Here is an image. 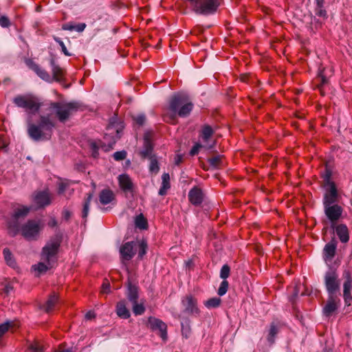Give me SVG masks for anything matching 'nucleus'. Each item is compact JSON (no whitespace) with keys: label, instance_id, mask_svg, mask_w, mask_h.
Wrapping results in <instances>:
<instances>
[{"label":"nucleus","instance_id":"cd10ccee","mask_svg":"<svg viewBox=\"0 0 352 352\" xmlns=\"http://www.w3.org/2000/svg\"><path fill=\"white\" fill-rule=\"evenodd\" d=\"M162 186L159 190V195L163 196L170 188V176L168 173H164L162 176Z\"/></svg>","mask_w":352,"mask_h":352},{"label":"nucleus","instance_id":"0eeeda50","mask_svg":"<svg viewBox=\"0 0 352 352\" xmlns=\"http://www.w3.org/2000/svg\"><path fill=\"white\" fill-rule=\"evenodd\" d=\"M78 107L76 102H52L50 109L55 113L60 122H65L73 112L78 110Z\"/></svg>","mask_w":352,"mask_h":352},{"label":"nucleus","instance_id":"a211bd4d","mask_svg":"<svg viewBox=\"0 0 352 352\" xmlns=\"http://www.w3.org/2000/svg\"><path fill=\"white\" fill-rule=\"evenodd\" d=\"M59 296L56 293H52L41 308L43 309L46 313H50L54 309L56 305L58 303Z\"/></svg>","mask_w":352,"mask_h":352},{"label":"nucleus","instance_id":"bf43d9fd","mask_svg":"<svg viewBox=\"0 0 352 352\" xmlns=\"http://www.w3.org/2000/svg\"><path fill=\"white\" fill-rule=\"evenodd\" d=\"M63 29L65 30L72 31L74 30V25L70 23H66L63 25Z\"/></svg>","mask_w":352,"mask_h":352},{"label":"nucleus","instance_id":"20e7f679","mask_svg":"<svg viewBox=\"0 0 352 352\" xmlns=\"http://www.w3.org/2000/svg\"><path fill=\"white\" fill-rule=\"evenodd\" d=\"M38 206L34 208L32 206H20L14 210L12 217V221L8 223V231L10 235L15 236L20 230V226L18 220L25 218L31 210H36L40 208H44L51 204L50 199H38Z\"/></svg>","mask_w":352,"mask_h":352},{"label":"nucleus","instance_id":"ddd939ff","mask_svg":"<svg viewBox=\"0 0 352 352\" xmlns=\"http://www.w3.org/2000/svg\"><path fill=\"white\" fill-rule=\"evenodd\" d=\"M148 325L152 331L158 330L160 337L164 340L167 339V326L162 320L154 317H149Z\"/></svg>","mask_w":352,"mask_h":352},{"label":"nucleus","instance_id":"473e14b6","mask_svg":"<svg viewBox=\"0 0 352 352\" xmlns=\"http://www.w3.org/2000/svg\"><path fill=\"white\" fill-rule=\"evenodd\" d=\"M28 349L30 352H43L45 347L41 342L34 340L29 344Z\"/></svg>","mask_w":352,"mask_h":352},{"label":"nucleus","instance_id":"13d9d810","mask_svg":"<svg viewBox=\"0 0 352 352\" xmlns=\"http://www.w3.org/2000/svg\"><path fill=\"white\" fill-rule=\"evenodd\" d=\"M63 217L66 220V221H68L71 216H72V213L68 210H64L63 211Z\"/></svg>","mask_w":352,"mask_h":352},{"label":"nucleus","instance_id":"1a4fd4ad","mask_svg":"<svg viewBox=\"0 0 352 352\" xmlns=\"http://www.w3.org/2000/svg\"><path fill=\"white\" fill-rule=\"evenodd\" d=\"M41 229V227L38 221L29 220L21 227V234L26 239L31 240L35 239Z\"/></svg>","mask_w":352,"mask_h":352},{"label":"nucleus","instance_id":"f03ea898","mask_svg":"<svg viewBox=\"0 0 352 352\" xmlns=\"http://www.w3.org/2000/svg\"><path fill=\"white\" fill-rule=\"evenodd\" d=\"M55 124L49 116H41L38 124H34L28 120V132L30 137L36 140H50Z\"/></svg>","mask_w":352,"mask_h":352},{"label":"nucleus","instance_id":"2eb2a0df","mask_svg":"<svg viewBox=\"0 0 352 352\" xmlns=\"http://www.w3.org/2000/svg\"><path fill=\"white\" fill-rule=\"evenodd\" d=\"M153 144L151 142L149 133H146L144 138V146L142 150L140 151V155L142 158H150L151 157L155 156L153 155Z\"/></svg>","mask_w":352,"mask_h":352},{"label":"nucleus","instance_id":"423d86ee","mask_svg":"<svg viewBox=\"0 0 352 352\" xmlns=\"http://www.w3.org/2000/svg\"><path fill=\"white\" fill-rule=\"evenodd\" d=\"M13 102L17 107L25 109L32 113L37 112L42 105L40 100L32 94L17 96Z\"/></svg>","mask_w":352,"mask_h":352},{"label":"nucleus","instance_id":"4d7b16f0","mask_svg":"<svg viewBox=\"0 0 352 352\" xmlns=\"http://www.w3.org/2000/svg\"><path fill=\"white\" fill-rule=\"evenodd\" d=\"M107 130L109 131V135H113L115 132L116 138H119V131L118 129H114L113 126H109Z\"/></svg>","mask_w":352,"mask_h":352},{"label":"nucleus","instance_id":"58836bf2","mask_svg":"<svg viewBox=\"0 0 352 352\" xmlns=\"http://www.w3.org/2000/svg\"><path fill=\"white\" fill-rule=\"evenodd\" d=\"M133 304V311L135 315H142L145 311V307L143 303H138V301L135 302H132Z\"/></svg>","mask_w":352,"mask_h":352},{"label":"nucleus","instance_id":"f704fd0d","mask_svg":"<svg viewBox=\"0 0 352 352\" xmlns=\"http://www.w3.org/2000/svg\"><path fill=\"white\" fill-rule=\"evenodd\" d=\"M221 300L218 297L211 298L204 302V305L208 309L217 308L221 305Z\"/></svg>","mask_w":352,"mask_h":352},{"label":"nucleus","instance_id":"603ef678","mask_svg":"<svg viewBox=\"0 0 352 352\" xmlns=\"http://www.w3.org/2000/svg\"><path fill=\"white\" fill-rule=\"evenodd\" d=\"M10 25L9 19L7 16H2L0 17V25L3 28H8Z\"/></svg>","mask_w":352,"mask_h":352},{"label":"nucleus","instance_id":"680f3d73","mask_svg":"<svg viewBox=\"0 0 352 352\" xmlns=\"http://www.w3.org/2000/svg\"><path fill=\"white\" fill-rule=\"evenodd\" d=\"M190 203L196 206H200L202 202V199H189Z\"/></svg>","mask_w":352,"mask_h":352},{"label":"nucleus","instance_id":"393cba45","mask_svg":"<svg viewBox=\"0 0 352 352\" xmlns=\"http://www.w3.org/2000/svg\"><path fill=\"white\" fill-rule=\"evenodd\" d=\"M118 181L120 188L124 190H131L133 187V183L129 175L126 174L118 177Z\"/></svg>","mask_w":352,"mask_h":352},{"label":"nucleus","instance_id":"8fccbe9b","mask_svg":"<svg viewBox=\"0 0 352 352\" xmlns=\"http://www.w3.org/2000/svg\"><path fill=\"white\" fill-rule=\"evenodd\" d=\"M133 120L138 124L142 125L145 122L146 118H145L144 115L139 114V115H137L136 116H134Z\"/></svg>","mask_w":352,"mask_h":352},{"label":"nucleus","instance_id":"69168bd1","mask_svg":"<svg viewBox=\"0 0 352 352\" xmlns=\"http://www.w3.org/2000/svg\"><path fill=\"white\" fill-rule=\"evenodd\" d=\"M182 160V156L181 155H177L175 157V164L176 165H179Z\"/></svg>","mask_w":352,"mask_h":352},{"label":"nucleus","instance_id":"b1692460","mask_svg":"<svg viewBox=\"0 0 352 352\" xmlns=\"http://www.w3.org/2000/svg\"><path fill=\"white\" fill-rule=\"evenodd\" d=\"M72 182L67 179L59 178L57 181L59 195H65V192L70 190Z\"/></svg>","mask_w":352,"mask_h":352},{"label":"nucleus","instance_id":"bb28decb","mask_svg":"<svg viewBox=\"0 0 352 352\" xmlns=\"http://www.w3.org/2000/svg\"><path fill=\"white\" fill-rule=\"evenodd\" d=\"M127 298L131 302H135L138 298V287L131 283L128 285V289L126 293Z\"/></svg>","mask_w":352,"mask_h":352},{"label":"nucleus","instance_id":"6e6552de","mask_svg":"<svg viewBox=\"0 0 352 352\" xmlns=\"http://www.w3.org/2000/svg\"><path fill=\"white\" fill-rule=\"evenodd\" d=\"M91 201H94L96 206L102 211H106L116 205V199H87L83 205L82 212V217L85 219L88 215L89 206L91 204Z\"/></svg>","mask_w":352,"mask_h":352},{"label":"nucleus","instance_id":"c9c22d12","mask_svg":"<svg viewBox=\"0 0 352 352\" xmlns=\"http://www.w3.org/2000/svg\"><path fill=\"white\" fill-rule=\"evenodd\" d=\"M212 147H213V144L196 143L192 148L190 153L191 155H195L199 153V151L201 148H205L206 149H210Z\"/></svg>","mask_w":352,"mask_h":352},{"label":"nucleus","instance_id":"412c9836","mask_svg":"<svg viewBox=\"0 0 352 352\" xmlns=\"http://www.w3.org/2000/svg\"><path fill=\"white\" fill-rule=\"evenodd\" d=\"M50 63L53 74V77L52 78V81L54 80L58 82L62 81L64 78L65 70L60 67L58 65H56L54 59H51Z\"/></svg>","mask_w":352,"mask_h":352},{"label":"nucleus","instance_id":"9d476101","mask_svg":"<svg viewBox=\"0 0 352 352\" xmlns=\"http://www.w3.org/2000/svg\"><path fill=\"white\" fill-rule=\"evenodd\" d=\"M324 283L328 293L333 296L340 289L338 274L333 270L327 272L324 276Z\"/></svg>","mask_w":352,"mask_h":352},{"label":"nucleus","instance_id":"5fc2aeb1","mask_svg":"<svg viewBox=\"0 0 352 352\" xmlns=\"http://www.w3.org/2000/svg\"><path fill=\"white\" fill-rule=\"evenodd\" d=\"M50 193L48 192V190H43V191H41V192H39L36 196L34 198H41V199H43V198H50Z\"/></svg>","mask_w":352,"mask_h":352},{"label":"nucleus","instance_id":"f3484780","mask_svg":"<svg viewBox=\"0 0 352 352\" xmlns=\"http://www.w3.org/2000/svg\"><path fill=\"white\" fill-rule=\"evenodd\" d=\"M339 302V299H337L332 295H330L327 302L323 309V312L325 316H330L338 309Z\"/></svg>","mask_w":352,"mask_h":352},{"label":"nucleus","instance_id":"4c0bfd02","mask_svg":"<svg viewBox=\"0 0 352 352\" xmlns=\"http://www.w3.org/2000/svg\"><path fill=\"white\" fill-rule=\"evenodd\" d=\"M3 256L6 263L10 267H14L16 265L14 260L12 258V253L8 248L3 250Z\"/></svg>","mask_w":352,"mask_h":352},{"label":"nucleus","instance_id":"79ce46f5","mask_svg":"<svg viewBox=\"0 0 352 352\" xmlns=\"http://www.w3.org/2000/svg\"><path fill=\"white\" fill-rule=\"evenodd\" d=\"M138 257L140 258H142L144 255L146 253L147 250V244L144 241H141L140 243H138Z\"/></svg>","mask_w":352,"mask_h":352},{"label":"nucleus","instance_id":"7c9ffc66","mask_svg":"<svg viewBox=\"0 0 352 352\" xmlns=\"http://www.w3.org/2000/svg\"><path fill=\"white\" fill-rule=\"evenodd\" d=\"M135 226L140 230H146L148 227L147 219L140 213L135 218Z\"/></svg>","mask_w":352,"mask_h":352},{"label":"nucleus","instance_id":"f8f14e48","mask_svg":"<svg viewBox=\"0 0 352 352\" xmlns=\"http://www.w3.org/2000/svg\"><path fill=\"white\" fill-rule=\"evenodd\" d=\"M325 214L331 222L337 221L342 215V208L337 204L331 205L329 199H326L324 203Z\"/></svg>","mask_w":352,"mask_h":352},{"label":"nucleus","instance_id":"e433bc0d","mask_svg":"<svg viewBox=\"0 0 352 352\" xmlns=\"http://www.w3.org/2000/svg\"><path fill=\"white\" fill-rule=\"evenodd\" d=\"M203 190L197 186L192 188L188 194V198H202L204 196Z\"/></svg>","mask_w":352,"mask_h":352},{"label":"nucleus","instance_id":"864d4df0","mask_svg":"<svg viewBox=\"0 0 352 352\" xmlns=\"http://www.w3.org/2000/svg\"><path fill=\"white\" fill-rule=\"evenodd\" d=\"M111 196H112V193H111V192L109 190H103L101 192L99 198H101V199H103V198H111Z\"/></svg>","mask_w":352,"mask_h":352},{"label":"nucleus","instance_id":"3c124183","mask_svg":"<svg viewBox=\"0 0 352 352\" xmlns=\"http://www.w3.org/2000/svg\"><path fill=\"white\" fill-rule=\"evenodd\" d=\"M319 78L320 79V84L318 85V89L321 90V87L327 82V78L324 75V72L320 71L319 73Z\"/></svg>","mask_w":352,"mask_h":352},{"label":"nucleus","instance_id":"aec40b11","mask_svg":"<svg viewBox=\"0 0 352 352\" xmlns=\"http://www.w3.org/2000/svg\"><path fill=\"white\" fill-rule=\"evenodd\" d=\"M116 311L117 315L123 319H127L131 316L130 311L126 307V301L124 300H122L117 303Z\"/></svg>","mask_w":352,"mask_h":352},{"label":"nucleus","instance_id":"a878e982","mask_svg":"<svg viewBox=\"0 0 352 352\" xmlns=\"http://www.w3.org/2000/svg\"><path fill=\"white\" fill-rule=\"evenodd\" d=\"M19 327V322L14 320L6 321V322L0 324V338L3 337L10 329L17 328Z\"/></svg>","mask_w":352,"mask_h":352},{"label":"nucleus","instance_id":"052dcab7","mask_svg":"<svg viewBox=\"0 0 352 352\" xmlns=\"http://www.w3.org/2000/svg\"><path fill=\"white\" fill-rule=\"evenodd\" d=\"M317 15L320 16H326V11L322 9V8H319L316 12Z\"/></svg>","mask_w":352,"mask_h":352},{"label":"nucleus","instance_id":"72a5a7b5","mask_svg":"<svg viewBox=\"0 0 352 352\" xmlns=\"http://www.w3.org/2000/svg\"><path fill=\"white\" fill-rule=\"evenodd\" d=\"M149 160H150L149 172L151 174H154V175L157 174L160 170V166H159L157 157L156 156L151 157L149 158Z\"/></svg>","mask_w":352,"mask_h":352},{"label":"nucleus","instance_id":"6e6d98bb","mask_svg":"<svg viewBox=\"0 0 352 352\" xmlns=\"http://www.w3.org/2000/svg\"><path fill=\"white\" fill-rule=\"evenodd\" d=\"M85 28H86L85 23H78V24L74 25V30H76L78 32H81L85 30Z\"/></svg>","mask_w":352,"mask_h":352},{"label":"nucleus","instance_id":"c756f323","mask_svg":"<svg viewBox=\"0 0 352 352\" xmlns=\"http://www.w3.org/2000/svg\"><path fill=\"white\" fill-rule=\"evenodd\" d=\"M278 327H277V325L274 322L271 323L270 326L268 335L267 337V340L268 342L270 343V344L272 345L274 343L275 337L278 334Z\"/></svg>","mask_w":352,"mask_h":352},{"label":"nucleus","instance_id":"a19ab883","mask_svg":"<svg viewBox=\"0 0 352 352\" xmlns=\"http://www.w3.org/2000/svg\"><path fill=\"white\" fill-rule=\"evenodd\" d=\"M228 287H229L228 282L226 280H223L221 283V285L218 289V292H217L218 294L221 296L226 294L228 289Z\"/></svg>","mask_w":352,"mask_h":352},{"label":"nucleus","instance_id":"de8ad7c7","mask_svg":"<svg viewBox=\"0 0 352 352\" xmlns=\"http://www.w3.org/2000/svg\"><path fill=\"white\" fill-rule=\"evenodd\" d=\"M110 292V284L107 280H105L101 287L100 292L102 294H108Z\"/></svg>","mask_w":352,"mask_h":352},{"label":"nucleus","instance_id":"e2e57ef3","mask_svg":"<svg viewBox=\"0 0 352 352\" xmlns=\"http://www.w3.org/2000/svg\"><path fill=\"white\" fill-rule=\"evenodd\" d=\"M48 226L52 228L56 227L57 226L56 220L54 218H52L48 222Z\"/></svg>","mask_w":352,"mask_h":352},{"label":"nucleus","instance_id":"c03bdc74","mask_svg":"<svg viewBox=\"0 0 352 352\" xmlns=\"http://www.w3.org/2000/svg\"><path fill=\"white\" fill-rule=\"evenodd\" d=\"M230 268L228 265H224L221 269L220 277L226 280L230 275Z\"/></svg>","mask_w":352,"mask_h":352},{"label":"nucleus","instance_id":"5701e85b","mask_svg":"<svg viewBox=\"0 0 352 352\" xmlns=\"http://www.w3.org/2000/svg\"><path fill=\"white\" fill-rule=\"evenodd\" d=\"M336 232L340 240L342 243L348 242L349 239V230L346 226L340 224L336 228Z\"/></svg>","mask_w":352,"mask_h":352},{"label":"nucleus","instance_id":"0e129e2a","mask_svg":"<svg viewBox=\"0 0 352 352\" xmlns=\"http://www.w3.org/2000/svg\"><path fill=\"white\" fill-rule=\"evenodd\" d=\"M85 318L88 320H91L94 318H95V314L94 311H88L86 315H85Z\"/></svg>","mask_w":352,"mask_h":352},{"label":"nucleus","instance_id":"09e8293b","mask_svg":"<svg viewBox=\"0 0 352 352\" xmlns=\"http://www.w3.org/2000/svg\"><path fill=\"white\" fill-rule=\"evenodd\" d=\"M343 297L345 304L347 306H350L352 304V296L351 292H343Z\"/></svg>","mask_w":352,"mask_h":352},{"label":"nucleus","instance_id":"39448f33","mask_svg":"<svg viewBox=\"0 0 352 352\" xmlns=\"http://www.w3.org/2000/svg\"><path fill=\"white\" fill-rule=\"evenodd\" d=\"M192 10L199 14H213L219 6V0H187Z\"/></svg>","mask_w":352,"mask_h":352},{"label":"nucleus","instance_id":"9b49d317","mask_svg":"<svg viewBox=\"0 0 352 352\" xmlns=\"http://www.w3.org/2000/svg\"><path fill=\"white\" fill-rule=\"evenodd\" d=\"M184 312L188 315L199 316L200 310L197 306V300L192 295H187L182 300Z\"/></svg>","mask_w":352,"mask_h":352},{"label":"nucleus","instance_id":"a18cd8bd","mask_svg":"<svg viewBox=\"0 0 352 352\" xmlns=\"http://www.w3.org/2000/svg\"><path fill=\"white\" fill-rule=\"evenodd\" d=\"M54 39L55 40V41L56 43H58L59 44V45L61 47L62 52L64 53L65 55H66V56H71V54L67 51V50L64 43L61 41L60 38L54 36Z\"/></svg>","mask_w":352,"mask_h":352},{"label":"nucleus","instance_id":"6ab92c4d","mask_svg":"<svg viewBox=\"0 0 352 352\" xmlns=\"http://www.w3.org/2000/svg\"><path fill=\"white\" fill-rule=\"evenodd\" d=\"M325 189L324 198H337L338 191L335 184L327 177L324 185Z\"/></svg>","mask_w":352,"mask_h":352},{"label":"nucleus","instance_id":"4be33fe9","mask_svg":"<svg viewBox=\"0 0 352 352\" xmlns=\"http://www.w3.org/2000/svg\"><path fill=\"white\" fill-rule=\"evenodd\" d=\"M31 69L43 80L52 82V78L49 73L41 68L38 65L33 63L30 66Z\"/></svg>","mask_w":352,"mask_h":352},{"label":"nucleus","instance_id":"4468645a","mask_svg":"<svg viewBox=\"0 0 352 352\" xmlns=\"http://www.w3.org/2000/svg\"><path fill=\"white\" fill-rule=\"evenodd\" d=\"M138 243L126 242L120 248V253L122 261H130L135 255L137 250Z\"/></svg>","mask_w":352,"mask_h":352},{"label":"nucleus","instance_id":"49530a36","mask_svg":"<svg viewBox=\"0 0 352 352\" xmlns=\"http://www.w3.org/2000/svg\"><path fill=\"white\" fill-rule=\"evenodd\" d=\"M126 157V153L124 151H117L113 154V158L116 161H120L125 159Z\"/></svg>","mask_w":352,"mask_h":352},{"label":"nucleus","instance_id":"c85d7f7f","mask_svg":"<svg viewBox=\"0 0 352 352\" xmlns=\"http://www.w3.org/2000/svg\"><path fill=\"white\" fill-rule=\"evenodd\" d=\"M213 133V131L210 126H205L201 133V138L202 140L203 144H212L210 141V139Z\"/></svg>","mask_w":352,"mask_h":352},{"label":"nucleus","instance_id":"dca6fc26","mask_svg":"<svg viewBox=\"0 0 352 352\" xmlns=\"http://www.w3.org/2000/svg\"><path fill=\"white\" fill-rule=\"evenodd\" d=\"M337 248V241L333 239L327 243L323 250V257L326 261H331L335 256Z\"/></svg>","mask_w":352,"mask_h":352},{"label":"nucleus","instance_id":"2f4dec72","mask_svg":"<svg viewBox=\"0 0 352 352\" xmlns=\"http://www.w3.org/2000/svg\"><path fill=\"white\" fill-rule=\"evenodd\" d=\"M344 282L343 284V292H351L352 289V277L349 271L344 272Z\"/></svg>","mask_w":352,"mask_h":352},{"label":"nucleus","instance_id":"ea45409f","mask_svg":"<svg viewBox=\"0 0 352 352\" xmlns=\"http://www.w3.org/2000/svg\"><path fill=\"white\" fill-rule=\"evenodd\" d=\"M210 164L214 168H219L222 163V156H214L208 160Z\"/></svg>","mask_w":352,"mask_h":352},{"label":"nucleus","instance_id":"f257e3e1","mask_svg":"<svg viewBox=\"0 0 352 352\" xmlns=\"http://www.w3.org/2000/svg\"><path fill=\"white\" fill-rule=\"evenodd\" d=\"M193 107L192 103L184 94H176L173 96L169 102L170 114L164 116V120L174 124L176 116L184 118L188 116Z\"/></svg>","mask_w":352,"mask_h":352},{"label":"nucleus","instance_id":"774afa93","mask_svg":"<svg viewBox=\"0 0 352 352\" xmlns=\"http://www.w3.org/2000/svg\"><path fill=\"white\" fill-rule=\"evenodd\" d=\"M57 352H72L71 349H62L61 347L59 348L58 351Z\"/></svg>","mask_w":352,"mask_h":352},{"label":"nucleus","instance_id":"338daca9","mask_svg":"<svg viewBox=\"0 0 352 352\" xmlns=\"http://www.w3.org/2000/svg\"><path fill=\"white\" fill-rule=\"evenodd\" d=\"M91 145H92V147H93V149H94L93 155H94V157H96L97 154H98V153H97L98 147L96 146L95 143L92 144Z\"/></svg>","mask_w":352,"mask_h":352},{"label":"nucleus","instance_id":"37998d69","mask_svg":"<svg viewBox=\"0 0 352 352\" xmlns=\"http://www.w3.org/2000/svg\"><path fill=\"white\" fill-rule=\"evenodd\" d=\"M8 144V137L6 133L0 132V150L5 149Z\"/></svg>","mask_w":352,"mask_h":352},{"label":"nucleus","instance_id":"7ed1b4c3","mask_svg":"<svg viewBox=\"0 0 352 352\" xmlns=\"http://www.w3.org/2000/svg\"><path fill=\"white\" fill-rule=\"evenodd\" d=\"M60 245V240L58 239L50 241L43 248L41 259L44 262H40L37 265H33L35 271L40 273L45 272L47 270L52 267L56 261V254Z\"/></svg>","mask_w":352,"mask_h":352}]
</instances>
